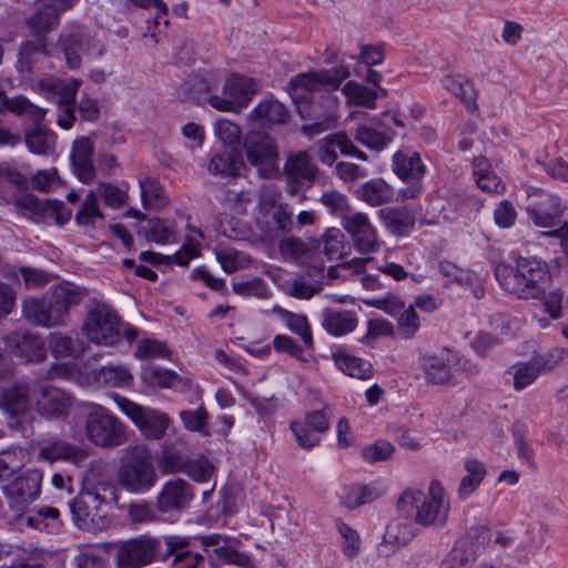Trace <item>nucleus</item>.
Returning a JSON list of instances; mask_svg holds the SVG:
<instances>
[{"mask_svg":"<svg viewBox=\"0 0 568 568\" xmlns=\"http://www.w3.org/2000/svg\"><path fill=\"white\" fill-rule=\"evenodd\" d=\"M82 450L59 437L42 438L39 442L38 458L53 463L55 460L78 462L82 458Z\"/></svg>","mask_w":568,"mask_h":568,"instance_id":"obj_29","label":"nucleus"},{"mask_svg":"<svg viewBox=\"0 0 568 568\" xmlns=\"http://www.w3.org/2000/svg\"><path fill=\"white\" fill-rule=\"evenodd\" d=\"M87 438L103 448H113L126 442L125 426L105 407L92 404L85 417Z\"/></svg>","mask_w":568,"mask_h":568,"instance_id":"obj_4","label":"nucleus"},{"mask_svg":"<svg viewBox=\"0 0 568 568\" xmlns=\"http://www.w3.org/2000/svg\"><path fill=\"white\" fill-rule=\"evenodd\" d=\"M287 326V328L295 335L300 336L307 348L313 347V338L307 317L304 314H296L290 312L278 305L272 308Z\"/></svg>","mask_w":568,"mask_h":568,"instance_id":"obj_44","label":"nucleus"},{"mask_svg":"<svg viewBox=\"0 0 568 568\" xmlns=\"http://www.w3.org/2000/svg\"><path fill=\"white\" fill-rule=\"evenodd\" d=\"M251 121L261 128H268L275 124H286L290 113L286 106L273 99L261 101L251 112Z\"/></svg>","mask_w":568,"mask_h":568,"instance_id":"obj_31","label":"nucleus"},{"mask_svg":"<svg viewBox=\"0 0 568 568\" xmlns=\"http://www.w3.org/2000/svg\"><path fill=\"white\" fill-rule=\"evenodd\" d=\"M395 135L396 132L394 131H378L367 125H361L355 131V140L374 150H383Z\"/></svg>","mask_w":568,"mask_h":568,"instance_id":"obj_51","label":"nucleus"},{"mask_svg":"<svg viewBox=\"0 0 568 568\" xmlns=\"http://www.w3.org/2000/svg\"><path fill=\"white\" fill-rule=\"evenodd\" d=\"M528 213L535 225L539 227H555L562 215L561 201L552 194H544L542 200L528 207Z\"/></svg>","mask_w":568,"mask_h":568,"instance_id":"obj_30","label":"nucleus"},{"mask_svg":"<svg viewBox=\"0 0 568 568\" xmlns=\"http://www.w3.org/2000/svg\"><path fill=\"white\" fill-rule=\"evenodd\" d=\"M433 211H438L444 221H457L462 219L465 223L476 219L480 209L481 201L475 196L465 193H453L447 200L446 205L440 204L436 199L432 200Z\"/></svg>","mask_w":568,"mask_h":568,"instance_id":"obj_13","label":"nucleus"},{"mask_svg":"<svg viewBox=\"0 0 568 568\" xmlns=\"http://www.w3.org/2000/svg\"><path fill=\"white\" fill-rule=\"evenodd\" d=\"M438 270L447 283H456L462 286L473 285L478 281V275L471 271L463 270L449 261L439 262Z\"/></svg>","mask_w":568,"mask_h":568,"instance_id":"obj_55","label":"nucleus"},{"mask_svg":"<svg viewBox=\"0 0 568 568\" xmlns=\"http://www.w3.org/2000/svg\"><path fill=\"white\" fill-rule=\"evenodd\" d=\"M85 296V288L70 282H64L52 287L50 298L67 320L69 310L75 305H79Z\"/></svg>","mask_w":568,"mask_h":568,"instance_id":"obj_37","label":"nucleus"},{"mask_svg":"<svg viewBox=\"0 0 568 568\" xmlns=\"http://www.w3.org/2000/svg\"><path fill=\"white\" fill-rule=\"evenodd\" d=\"M318 252L323 253L328 260L343 258L349 252V245L345 242V236L339 229H328L317 245Z\"/></svg>","mask_w":568,"mask_h":568,"instance_id":"obj_46","label":"nucleus"},{"mask_svg":"<svg viewBox=\"0 0 568 568\" xmlns=\"http://www.w3.org/2000/svg\"><path fill=\"white\" fill-rule=\"evenodd\" d=\"M206 551H212L225 564H234L240 567L250 565V557L237 549L234 539L223 538L222 535H210L203 540Z\"/></svg>","mask_w":568,"mask_h":568,"instance_id":"obj_28","label":"nucleus"},{"mask_svg":"<svg viewBox=\"0 0 568 568\" xmlns=\"http://www.w3.org/2000/svg\"><path fill=\"white\" fill-rule=\"evenodd\" d=\"M199 255V247L197 244L193 242H186L182 246V248L172 256H162L159 253L152 252V251H145L140 254V258L142 261L152 263V264H159L162 261H171L173 260L176 264L181 266H186L189 262L196 257Z\"/></svg>","mask_w":568,"mask_h":568,"instance_id":"obj_52","label":"nucleus"},{"mask_svg":"<svg viewBox=\"0 0 568 568\" xmlns=\"http://www.w3.org/2000/svg\"><path fill=\"white\" fill-rule=\"evenodd\" d=\"M31 406L26 384H12L0 389V409L11 418L27 414Z\"/></svg>","mask_w":568,"mask_h":568,"instance_id":"obj_26","label":"nucleus"},{"mask_svg":"<svg viewBox=\"0 0 568 568\" xmlns=\"http://www.w3.org/2000/svg\"><path fill=\"white\" fill-rule=\"evenodd\" d=\"M244 152L250 165L262 178H272L278 171L280 154L275 140L267 133L251 131L244 138Z\"/></svg>","mask_w":568,"mask_h":568,"instance_id":"obj_7","label":"nucleus"},{"mask_svg":"<svg viewBox=\"0 0 568 568\" xmlns=\"http://www.w3.org/2000/svg\"><path fill=\"white\" fill-rule=\"evenodd\" d=\"M415 306L424 310L426 306V297L418 296L415 301V305H408L406 308L404 307L397 316L398 329L406 338L413 337L420 327V320L415 311Z\"/></svg>","mask_w":568,"mask_h":568,"instance_id":"obj_53","label":"nucleus"},{"mask_svg":"<svg viewBox=\"0 0 568 568\" xmlns=\"http://www.w3.org/2000/svg\"><path fill=\"white\" fill-rule=\"evenodd\" d=\"M444 87L452 92L467 110L477 109V92L474 84L462 77H446L443 81Z\"/></svg>","mask_w":568,"mask_h":568,"instance_id":"obj_47","label":"nucleus"},{"mask_svg":"<svg viewBox=\"0 0 568 568\" xmlns=\"http://www.w3.org/2000/svg\"><path fill=\"white\" fill-rule=\"evenodd\" d=\"M490 541L489 535H460L446 557L450 568H469Z\"/></svg>","mask_w":568,"mask_h":568,"instance_id":"obj_15","label":"nucleus"},{"mask_svg":"<svg viewBox=\"0 0 568 568\" xmlns=\"http://www.w3.org/2000/svg\"><path fill=\"white\" fill-rule=\"evenodd\" d=\"M489 325L496 335L515 336L521 328V322L508 314L497 313L489 317Z\"/></svg>","mask_w":568,"mask_h":568,"instance_id":"obj_61","label":"nucleus"},{"mask_svg":"<svg viewBox=\"0 0 568 568\" xmlns=\"http://www.w3.org/2000/svg\"><path fill=\"white\" fill-rule=\"evenodd\" d=\"M449 497L439 480H433L428 489V525L440 528L448 518Z\"/></svg>","mask_w":568,"mask_h":568,"instance_id":"obj_33","label":"nucleus"},{"mask_svg":"<svg viewBox=\"0 0 568 568\" xmlns=\"http://www.w3.org/2000/svg\"><path fill=\"white\" fill-rule=\"evenodd\" d=\"M194 493L187 481L175 478L164 484L158 497V504L163 513L169 510L180 511L193 499Z\"/></svg>","mask_w":568,"mask_h":568,"instance_id":"obj_23","label":"nucleus"},{"mask_svg":"<svg viewBox=\"0 0 568 568\" xmlns=\"http://www.w3.org/2000/svg\"><path fill=\"white\" fill-rule=\"evenodd\" d=\"M473 176L483 192L503 194L506 191V184L484 156H477L473 160Z\"/></svg>","mask_w":568,"mask_h":568,"instance_id":"obj_35","label":"nucleus"},{"mask_svg":"<svg viewBox=\"0 0 568 568\" xmlns=\"http://www.w3.org/2000/svg\"><path fill=\"white\" fill-rule=\"evenodd\" d=\"M455 356L448 348H443L439 354L432 356L428 368V383H448L452 379L450 366L455 363Z\"/></svg>","mask_w":568,"mask_h":568,"instance_id":"obj_48","label":"nucleus"},{"mask_svg":"<svg viewBox=\"0 0 568 568\" xmlns=\"http://www.w3.org/2000/svg\"><path fill=\"white\" fill-rule=\"evenodd\" d=\"M358 324L357 315L353 311L324 308L322 326L333 336H343L353 332Z\"/></svg>","mask_w":568,"mask_h":568,"instance_id":"obj_34","label":"nucleus"},{"mask_svg":"<svg viewBox=\"0 0 568 568\" xmlns=\"http://www.w3.org/2000/svg\"><path fill=\"white\" fill-rule=\"evenodd\" d=\"M58 517V509L48 507L38 511L36 516H19L17 524L20 530L24 528L42 530L50 527L49 520L55 521Z\"/></svg>","mask_w":568,"mask_h":568,"instance_id":"obj_60","label":"nucleus"},{"mask_svg":"<svg viewBox=\"0 0 568 568\" xmlns=\"http://www.w3.org/2000/svg\"><path fill=\"white\" fill-rule=\"evenodd\" d=\"M119 325L120 317L114 310L97 304L88 312L82 332L92 343L112 346L120 338Z\"/></svg>","mask_w":568,"mask_h":568,"instance_id":"obj_8","label":"nucleus"},{"mask_svg":"<svg viewBox=\"0 0 568 568\" xmlns=\"http://www.w3.org/2000/svg\"><path fill=\"white\" fill-rule=\"evenodd\" d=\"M343 93L354 104L364 105L369 109L375 108L377 93L357 82L348 81L343 87Z\"/></svg>","mask_w":568,"mask_h":568,"instance_id":"obj_59","label":"nucleus"},{"mask_svg":"<svg viewBox=\"0 0 568 568\" xmlns=\"http://www.w3.org/2000/svg\"><path fill=\"white\" fill-rule=\"evenodd\" d=\"M141 377L144 383L151 386L165 388L173 387L181 379L175 372L159 366L144 367Z\"/></svg>","mask_w":568,"mask_h":568,"instance_id":"obj_56","label":"nucleus"},{"mask_svg":"<svg viewBox=\"0 0 568 568\" xmlns=\"http://www.w3.org/2000/svg\"><path fill=\"white\" fill-rule=\"evenodd\" d=\"M551 369L544 357L531 361L518 362L509 366L506 372V381L516 392H521L531 386L546 371Z\"/></svg>","mask_w":568,"mask_h":568,"instance_id":"obj_20","label":"nucleus"},{"mask_svg":"<svg viewBox=\"0 0 568 568\" xmlns=\"http://www.w3.org/2000/svg\"><path fill=\"white\" fill-rule=\"evenodd\" d=\"M397 511L406 518H412L416 523L425 524L426 496L422 490L405 489L397 499Z\"/></svg>","mask_w":568,"mask_h":568,"instance_id":"obj_39","label":"nucleus"},{"mask_svg":"<svg viewBox=\"0 0 568 568\" xmlns=\"http://www.w3.org/2000/svg\"><path fill=\"white\" fill-rule=\"evenodd\" d=\"M393 172L404 182L412 183L400 190L403 199H415L423 192L422 180L425 166L419 153L410 150H399L393 155Z\"/></svg>","mask_w":568,"mask_h":568,"instance_id":"obj_11","label":"nucleus"},{"mask_svg":"<svg viewBox=\"0 0 568 568\" xmlns=\"http://www.w3.org/2000/svg\"><path fill=\"white\" fill-rule=\"evenodd\" d=\"M383 494V490L373 485H349L343 488L341 501L348 509H355L374 501Z\"/></svg>","mask_w":568,"mask_h":568,"instance_id":"obj_43","label":"nucleus"},{"mask_svg":"<svg viewBox=\"0 0 568 568\" xmlns=\"http://www.w3.org/2000/svg\"><path fill=\"white\" fill-rule=\"evenodd\" d=\"M42 474L32 469L16 478L4 487L10 506L18 510L33 503L41 491Z\"/></svg>","mask_w":568,"mask_h":568,"instance_id":"obj_14","label":"nucleus"},{"mask_svg":"<svg viewBox=\"0 0 568 568\" xmlns=\"http://www.w3.org/2000/svg\"><path fill=\"white\" fill-rule=\"evenodd\" d=\"M317 172L318 170L312 164L307 152L301 151L291 154L283 166L286 194L296 197L298 203L305 201V187H310L314 183Z\"/></svg>","mask_w":568,"mask_h":568,"instance_id":"obj_9","label":"nucleus"},{"mask_svg":"<svg viewBox=\"0 0 568 568\" xmlns=\"http://www.w3.org/2000/svg\"><path fill=\"white\" fill-rule=\"evenodd\" d=\"M37 410L40 415L51 418H58L65 415L71 406L69 395L50 385H38L32 390Z\"/></svg>","mask_w":568,"mask_h":568,"instance_id":"obj_18","label":"nucleus"},{"mask_svg":"<svg viewBox=\"0 0 568 568\" xmlns=\"http://www.w3.org/2000/svg\"><path fill=\"white\" fill-rule=\"evenodd\" d=\"M93 152V143L88 136H80L73 141L70 159L75 175L83 183H89L95 176Z\"/></svg>","mask_w":568,"mask_h":568,"instance_id":"obj_24","label":"nucleus"},{"mask_svg":"<svg viewBox=\"0 0 568 568\" xmlns=\"http://www.w3.org/2000/svg\"><path fill=\"white\" fill-rule=\"evenodd\" d=\"M280 252L285 258L303 263L310 250L301 239L287 237L280 242Z\"/></svg>","mask_w":568,"mask_h":568,"instance_id":"obj_64","label":"nucleus"},{"mask_svg":"<svg viewBox=\"0 0 568 568\" xmlns=\"http://www.w3.org/2000/svg\"><path fill=\"white\" fill-rule=\"evenodd\" d=\"M9 351L27 363H40L47 357L43 341L28 331H17L3 337Z\"/></svg>","mask_w":568,"mask_h":568,"instance_id":"obj_16","label":"nucleus"},{"mask_svg":"<svg viewBox=\"0 0 568 568\" xmlns=\"http://www.w3.org/2000/svg\"><path fill=\"white\" fill-rule=\"evenodd\" d=\"M142 203L145 209L159 210L166 205L168 199L165 196L162 185L151 178L140 181Z\"/></svg>","mask_w":568,"mask_h":568,"instance_id":"obj_54","label":"nucleus"},{"mask_svg":"<svg viewBox=\"0 0 568 568\" xmlns=\"http://www.w3.org/2000/svg\"><path fill=\"white\" fill-rule=\"evenodd\" d=\"M343 229L351 235L355 248L364 255L379 251L381 241L368 216L362 212L345 215L342 221Z\"/></svg>","mask_w":568,"mask_h":568,"instance_id":"obj_12","label":"nucleus"},{"mask_svg":"<svg viewBox=\"0 0 568 568\" xmlns=\"http://www.w3.org/2000/svg\"><path fill=\"white\" fill-rule=\"evenodd\" d=\"M207 170L212 174L231 176L236 174V155L232 150L216 152L210 160Z\"/></svg>","mask_w":568,"mask_h":568,"instance_id":"obj_58","label":"nucleus"},{"mask_svg":"<svg viewBox=\"0 0 568 568\" xmlns=\"http://www.w3.org/2000/svg\"><path fill=\"white\" fill-rule=\"evenodd\" d=\"M22 312L27 321L45 328L62 326L67 322L50 297L26 300Z\"/></svg>","mask_w":568,"mask_h":568,"instance_id":"obj_19","label":"nucleus"},{"mask_svg":"<svg viewBox=\"0 0 568 568\" xmlns=\"http://www.w3.org/2000/svg\"><path fill=\"white\" fill-rule=\"evenodd\" d=\"M321 203L335 215L342 219L345 215H349V202L345 194L336 190L325 191L321 196Z\"/></svg>","mask_w":568,"mask_h":568,"instance_id":"obj_63","label":"nucleus"},{"mask_svg":"<svg viewBox=\"0 0 568 568\" xmlns=\"http://www.w3.org/2000/svg\"><path fill=\"white\" fill-rule=\"evenodd\" d=\"M118 480L131 493H143L154 486L156 473L151 452L141 445L129 447L121 460Z\"/></svg>","mask_w":568,"mask_h":568,"instance_id":"obj_3","label":"nucleus"},{"mask_svg":"<svg viewBox=\"0 0 568 568\" xmlns=\"http://www.w3.org/2000/svg\"><path fill=\"white\" fill-rule=\"evenodd\" d=\"M74 0H39L38 10L27 20L30 30L51 31L59 23L60 14L72 7Z\"/></svg>","mask_w":568,"mask_h":568,"instance_id":"obj_22","label":"nucleus"},{"mask_svg":"<svg viewBox=\"0 0 568 568\" xmlns=\"http://www.w3.org/2000/svg\"><path fill=\"white\" fill-rule=\"evenodd\" d=\"M93 498L90 494L80 493L72 501L69 503L72 519L78 529L88 530L90 523L93 521V510L97 508L91 505Z\"/></svg>","mask_w":568,"mask_h":568,"instance_id":"obj_49","label":"nucleus"},{"mask_svg":"<svg viewBox=\"0 0 568 568\" xmlns=\"http://www.w3.org/2000/svg\"><path fill=\"white\" fill-rule=\"evenodd\" d=\"M155 542L151 539H132L118 550L119 568H139L149 565L155 557Z\"/></svg>","mask_w":568,"mask_h":568,"instance_id":"obj_21","label":"nucleus"},{"mask_svg":"<svg viewBox=\"0 0 568 568\" xmlns=\"http://www.w3.org/2000/svg\"><path fill=\"white\" fill-rule=\"evenodd\" d=\"M14 205L40 219H52L59 225H64L71 217V210L61 201H40L33 194H23L16 199Z\"/></svg>","mask_w":568,"mask_h":568,"instance_id":"obj_17","label":"nucleus"},{"mask_svg":"<svg viewBox=\"0 0 568 568\" xmlns=\"http://www.w3.org/2000/svg\"><path fill=\"white\" fill-rule=\"evenodd\" d=\"M326 109L323 113L314 114L313 122L310 124H303L301 130L306 135H314L329 130L335 121V109L336 101L331 94L325 97Z\"/></svg>","mask_w":568,"mask_h":568,"instance_id":"obj_50","label":"nucleus"},{"mask_svg":"<svg viewBox=\"0 0 568 568\" xmlns=\"http://www.w3.org/2000/svg\"><path fill=\"white\" fill-rule=\"evenodd\" d=\"M348 77L349 70L345 65L332 70L301 73L290 81L288 92L297 103L313 101L314 94L320 93L323 87L336 89Z\"/></svg>","mask_w":568,"mask_h":568,"instance_id":"obj_6","label":"nucleus"},{"mask_svg":"<svg viewBox=\"0 0 568 568\" xmlns=\"http://www.w3.org/2000/svg\"><path fill=\"white\" fill-rule=\"evenodd\" d=\"M258 229L270 236H276L281 233H290L292 231V219L283 205L268 211L267 214L256 216Z\"/></svg>","mask_w":568,"mask_h":568,"instance_id":"obj_41","label":"nucleus"},{"mask_svg":"<svg viewBox=\"0 0 568 568\" xmlns=\"http://www.w3.org/2000/svg\"><path fill=\"white\" fill-rule=\"evenodd\" d=\"M81 84L82 81L80 79L48 78L41 79L38 82V88L41 92L50 94L57 104H61L74 103Z\"/></svg>","mask_w":568,"mask_h":568,"instance_id":"obj_32","label":"nucleus"},{"mask_svg":"<svg viewBox=\"0 0 568 568\" xmlns=\"http://www.w3.org/2000/svg\"><path fill=\"white\" fill-rule=\"evenodd\" d=\"M499 285L521 300H540L550 281L545 261L536 256H518L515 263L500 262L495 267Z\"/></svg>","mask_w":568,"mask_h":568,"instance_id":"obj_1","label":"nucleus"},{"mask_svg":"<svg viewBox=\"0 0 568 568\" xmlns=\"http://www.w3.org/2000/svg\"><path fill=\"white\" fill-rule=\"evenodd\" d=\"M206 551H212L225 564H234L240 567L250 565V557L237 549L234 539L223 538L222 535H210L203 540Z\"/></svg>","mask_w":568,"mask_h":568,"instance_id":"obj_27","label":"nucleus"},{"mask_svg":"<svg viewBox=\"0 0 568 568\" xmlns=\"http://www.w3.org/2000/svg\"><path fill=\"white\" fill-rule=\"evenodd\" d=\"M378 215L393 234H403L412 224L407 214L395 209H382Z\"/></svg>","mask_w":568,"mask_h":568,"instance_id":"obj_62","label":"nucleus"},{"mask_svg":"<svg viewBox=\"0 0 568 568\" xmlns=\"http://www.w3.org/2000/svg\"><path fill=\"white\" fill-rule=\"evenodd\" d=\"M333 359L341 372L353 378L367 381L374 375L373 365L368 361L356 357L346 349H337L334 352Z\"/></svg>","mask_w":568,"mask_h":568,"instance_id":"obj_36","label":"nucleus"},{"mask_svg":"<svg viewBox=\"0 0 568 568\" xmlns=\"http://www.w3.org/2000/svg\"><path fill=\"white\" fill-rule=\"evenodd\" d=\"M49 347L53 356L57 358H75L85 352L82 342L69 335H64L61 332L50 333Z\"/></svg>","mask_w":568,"mask_h":568,"instance_id":"obj_45","label":"nucleus"},{"mask_svg":"<svg viewBox=\"0 0 568 568\" xmlns=\"http://www.w3.org/2000/svg\"><path fill=\"white\" fill-rule=\"evenodd\" d=\"M164 513L156 506L149 505L144 501L131 503L129 505L128 515L132 524H149L162 519Z\"/></svg>","mask_w":568,"mask_h":568,"instance_id":"obj_57","label":"nucleus"},{"mask_svg":"<svg viewBox=\"0 0 568 568\" xmlns=\"http://www.w3.org/2000/svg\"><path fill=\"white\" fill-rule=\"evenodd\" d=\"M356 195L371 206H379L393 200L394 190L383 179H373L363 183L357 189Z\"/></svg>","mask_w":568,"mask_h":568,"instance_id":"obj_40","label":"nucleus"},{"mask_svg":"<svg viewBox=\"0 0 568 568\" xmlns=\"http://www.w3.org/2000/svg\"><path fill=\"white\" fill-rule=\"evenodd\" d=\"M111 397L121 412L136 425L143 435L153 439H160L164 435L169 425V418L165 414L140 406L115 393Z\"/></svg>","mask_w":568,"mask_h":568,"instance_id":"obj_10","label":"nucleus"},{"mask_svg":"<svg viewBox=\"0 0 568 568\" xmlns=\"http://www.w3.org/2000/svg\"><path fill=\"white\" fill-rule=\"evenodd\" d=\"M57 49L62 52L71 70L80 68L82 55L97 59L105 53L104 42L84 28L61 33L57 41Z\"/></svg>","mask_w":568,"mask_h":568,"instance_id":"obj_5","label":"nucleus"},{"mask_svg":"<svg viewBox=\"0 0 568 568\" xmlns=\"http://www.w3.org/2000/svg\"><path fill=\"white\" fill-rule=\"evenodd\" d=\"M31 32L36 39L23 41L18 49L17 69L20 73H30L41 57L48 55L47 33L49 31L31 30Z\"/></svg>","mask_w":568,"mask_h":568,"instance_id":"obj_25","label":"nucleus"},{"mask_svg":"<svg viewBox=\"0 0 568 568\" xmlns=\"http://www.w3.org/2000/svg\"><path fill=\"white\" fill-rule=\"evenodd\" d=\"M464 469L466 474L462 477L457 488V496L460 499H466L473 495L487 474L485 464L475 457L465 459Z\"/></svg>","mask_w":568,"mask_h":568,"instance_id":"obj_38","label":"nucleus"},{"mask_svg":"<svg viewBox=\"0 0 568 568\" xmlns=\"http://www.w3.org/2000/svg\"><path fill=\"white\" fill-rule=\"evenodd\" d=\"M11 112L17 116L29 118L34 128L26 133L24 141L30 152L34 154H48L53 151L57 136L53 132L40 126L47 110L33 104L22 95L8 98L0 91V113Z\"/></svg>","mask_w":568,"mask_h":568,"instance_id":"obj_2","label":"nucleus"},{"mask_svg":"<svg viewBox=\"0 0 568 568\" xmlns=\"http://www.w3.org/2000/svg\"><path fill=\"white\" fill-rule=\"evenodd\" d=\"M256 89L252 79L232 74L223 84V94L232 99L235 105H245L254 95Z\"/></svg>","mask_w":568,"mask_h":568,"instance_id":"obj_42","label":"nucleus"}]
</instances>
